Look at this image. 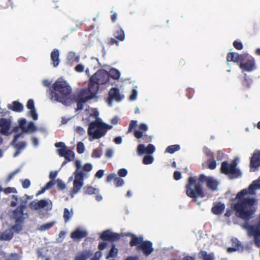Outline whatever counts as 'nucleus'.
<instances>
[{
    "mask_svg": "<svg viewBox=\"0 0 260 260\" xmlns=\"http://www.w3.org/2000/svg\"><path fill=\"white\" fill-rule=\"evenodd\" d=\"M248 193L246 189H244L239 192L235 198L238 199L236 204L232 206V209H227L224 214L226 217H230L232 213V210L235 211L236 215L243 219L248 220L252 218L254 212L253 205L255 200L253 198H245L244 196Z\"/></svg>",
    "mask_w": 260,
    "mask_h": 260,
    "instance_id": "nucleus-1",
    "label": "nucleus"
},
{
    "mask_svg": "<svg viewBox=\"0 0 260 260\" xmlns=\"http://www.w3.org/2000/svg\"><path fill=\"white\" fill-rule=\"evenodd\" d=\"M52 88L49 90L50 99L67 104L72 91L68 83L63 80H57L53 83Z\"/></svg>",
    "mask_w": 260,
    "mask_h": 260,
    "instance_id": "nucleus-2",
    "label": "nucleus"
},
{
    "mask_svg": "<svg viewBox=\"0 0 260 260\" xmlns=\"http://www.w3.org/2000/svg\"><path fill=\"white\" fill-rule=\"evenodd\" d=\"M185 188L186 195L194 201L199 197L203 198L205 197L201 184L197 181L195 177L190 176L188 178Z\"/></svg>",
    "mask_w": 260,
    "mask_h": 260,
    "instance_id": "nucleus-3",
    "label": "nucleus"
},
{
    "mask_svg": "<svg viewBox=\"0 0 260 260\" xmlns=\"http://www.w3.org/2000/svg\"><path fill=\"white\" fill-rule=\"evenodd\" d=\"M111 128L112 126L103 123L99 120H96L89 124L88 134L93 139H99L106 134L107 129Z\"/></svg>",
    "mask_w": 260,
    "mask_h": 260,
    "instance_id": "nucleus-4",
    "label": "nucleus"
},
{
    "mask_svg": "<svg viewBox=\"0 0 260 260\" xmlns=\"http://www.w3.org/2000/svg\"><path fill=\"white\" fill-rule=\"evenodd\" d=\"M76 170L74 173L75 176L73 181V187L71 190L72 194L77 193L84 185V178L85 174L81 170V164L79 160L75 161Z\"/></svg>",
    "mask_w": 260,
    "mask_h": 260,
    "instance_id": "nucleus-5",
    "label": "nucleus"
},
{
    "mask_svg": "<svg viewBox=\"0 0 260 260\" xmlns=\"http://www.w3.org/2000/svg\"><path fill=\"white\" fill-rule=\"evenodd\" d=\"M237 159H234L231 164L223 161L221 164L220 171L225 175H232L233 178H238L242 174L240 170L237 168Z\"/></svg>",
    "mask_w": 260,
    "mask_h": 260,
    "instance_id": "nucleus-6",
    "label": "nucleus"
},
{
    "mask_svg": "<svg viewBox=\"0 0 260 260\" xmlns=\"http://www.w3.org/2000/svg\"><path fill=\"white\" fill-rule=\"evenodd\" d=\"M239 66L242 70L247 72H251L255 68L254 59L248 54H245L243 60Z\"/></svg>",
    "mask_w": 260,
    "mask_h": 260,
    "instance_id": "nucleus-7",
    "label": "nucleus"
},
{
    "mask_svg": "<svg viewBox=\"0 0 260 260\" xmlns=\"http://www.w3.org/2000/svg\"><path fill=\"white\" fill-rule=\"evenodd\" d=\"M123 236V234H118L113 233L109 230L103 231L101 235L100 239L103 241H107L110 242L116 241L118 240L121 237Z\"/></svg>",
    "mask_w": 260,
    "mask_h": 260,
    "instance_id": "nucleus-8",
    "label": "nucleus"
},
{
    "mask_svg": "<svg viewBox=\"0 0 260 260\" xmlns=\"http://www.w3.org/2000/svg\"><path fill=\"white\" fill-rule=\"evenodd\" d=\"M92 77L99 85H103L109 82V75L105 70H101L97 71Z\"/></svg>",
    "mask_w": 260,
    "mask_h": 260,
    "instance_id": "nucleus-9",
    "label": "nucleus"
},
{
    "mask_svg": "<svg viewBox=\"0 0 260 260\" xmlns=\"http://www.w3.org/2000/svg\"><path fill=\"white\" fill-rule=\"evenodd\" d=\"M22 136L21 134H18L14 136V139L12 141L11 145L14 147L16 151L14 154V156H17L21 152V151L24 149L26 146V143L25 142H21L17 143L18 139Z\"/></svg>",
    "mask_w": 260,
    "mask_h": 260,
    "instance_id": "nucleus-10",
    "label": "nucleus"
},
{
    "mask_svg": "<svg viewBox=\"0 0 260 260\" xmlns=\"http://www.w3.org/2000/svg\"><path fill=\"white\" fill-rule=\"evenodd\" d=\"M86 92L85 89H82L78 96L76 98L75 101L77 103V110H81L83 109V104L89 100L92 99V96H84Z\"/></svg>",
    "mask_w": 260,
    "mask_h": 260,
    "instance_id": "nucleus-11",
    "label": "nucleus"
},
{
    "mask_svg": "<svg viewBox=\"0 0 260 260\" xmlns=\"http://www.w3.org/2000/svg\"><path fill=\"white\" fill-rule=\"evenodd\" d=\"M19 127L21 129L22 132L27 133L28 132H34L37 130V128L32 121L28 122L27 126H26V120L25 118H22L18 121Z\"/></svg>",
    "mask_w": 260,
    "mask_h": 260,
    "instance_id": "nucleus-12",
    "label": "nucleus"
},
{
    "mask_svg": "<svg viewBox=\"0 0 260 260\" xmlns=\"http://www.w3.org/2000/svg\"><path fill=\"white\" fill-rule=\"evenodd\" d=\"M154 250L152 243L150 241H144L137 248V251H142L146 256L149 255Z\"/></svg>",
    "mask_w": 260,
    "mask_h": 260,
    "instance_id": "nucleus-13",
    "label": "nucleus"
},
{
    "mask_svg": "<svg viewBox=\"0 0 260 260\" xmlns=\"http://www.w3.org/2000/svg\"><path fill=\"white\" fill-rule=\"evenodd\" d=\"M99 83L91 76L88 84V91L90 93L88 96H92V99L95 98L99 90Z\"/></svg>",
    "mask_w": 260,
    "mask_h": 260,
    "instance_id": "nucleus-14",
    "label": "nucleus"
},
{
    "mask_svg": "<svg viewBox=\"0 0 260 260\" xmlns=\"http://www.w3.org/2000/svg\"><path fill=\"white\" fill-rule=\"evenodd\" d=\"M11 125V120L10 119L2 118L0 119V133L5 136H9V132Z\"/></svg>",
    "mask_w": 260,
    "mask_h": 260,
    "instance_id": "nucleus-15",
    "label": "nucleus"
},
{
    "mask_svg": "<svg viewBox=\"0 0 260 260\" xmlns=\"http://www.w3.org/2000/svg\"><path fill=\"white\" fill-rule=\"evenodd\" d=\"M125 235L131 238V240L129 242V245L131 247L136 246L137 250L139 245H140L144 241L142 237H137L136 235L131 233H127Z\"/></svg>",
    "mask_w": 260,
    "mask_h": 260,
    "instance_id": "nucleus-16",
    "label": "nucleus"
},
{
    "mask_svg": "<svg viewBox=\"0 0 260 260\" xmlns=\"http://www.w3.org/2000/svg\"><path fill=\"white\" fill-rule=\"evenodd\" d=\"M57 152L60 156L64 157L67 161H71L75 158V154L70 149H57Z\"/></svg>",
    "mask_w": 260,
    "mask_h": 260,
    "instance_id": "nucleus-17",
    "label": "nucleus"
},
{
    "mask_svg": "<svg viewBox=\"0 0 260 260\" xmlns=\"http://www.w3.org/2000/svg\"><path fill=\"white\" fill-rule=\"evenodd\" d=\"M245 55V54H239L235 52H229L227 54L226 61L227 62L234 61L240 64L243 60Z\"/></svg>",
    "mask_w": 260,
    "mask_h": 260,
    "instance_id": "nucleus-18",
    "label": "nucleus"
},
{
    "mask_svg": "<svg viewBox=\"0 0 260 260\" xmlns=\"http://www.w3.org/2000/svg\"><path fill=\"white\" fill-rule=\"evenodd\" d=\"M48 205V202L45 200H41L38 202L31 201L29 204V207L31 210H38L41 208H45Z\"/></svg>",
    "mask_w": 260,
    "mask_h": 260,
    "instance_id": "nucleus-19",
    "label": "nucleus"
},
{
    "mask_svg": "<svg viewBox=\"0 0 260 260\" xmlns=\"http://www.w3.org/2000/svg\"><path fill=\"white\" fill-rule=\"evenodd\" d=\"M122 99L119 92V89L117 88H112L109 93L108 100L110 102L112 100H115L117 102L120 101Z\"/></svg>",
    "mask_w": 260,
    "mask_h": 260,
    "instance_id": "nucleus-20",
    "label": "nucleus"
},
{
    "mask_svg": "<svg viewBox=\"0 0 260 260\" xmlns=\"http://www.w3.org/2000/svg\"><path fill=\"white\" fill-rule=\"evenodd\" d=\"M250 166L251 170L256 169L260 166V151L254 153L251 158Z\"/></svg>",
    "mask_w": 260,
    "mask_h": 260,
    "instance_id": "nucleus-21",
    "label": "nucleus"
},
{
    "mask_svg": "<svg viewBox=\"0 0 260 260\" xmlns=\"http://www.w3.org/2000/svg\"><path fill=\"white\" fill-rule=\"evenodd\" d=\"M59 52L57 49H54L50 54L51 64L54 68H56L60 62Z\"/></svg>",
    "mask_w": 260,
    "mask_h": 260,
    "instance_id": "nucleus-22",
    "label": "nucleus"
},
{
    "mask_svg": "<svg viewBox=\"0 0 260 260\" xmlns=\"http://www.w3.org/2000/svg\"><path fill=\"white\" fill-rule=\"evenodd\" d=\"M87 235V232L86 231H82L79 229H77L72 232L71 237L74 240L81 239L86 237Z\"/></svg>",
    "mask_w": 260,
    "mask_h": 260,
    "instance_id": "nucleus-23",
    "label": "nucleus"
},
{
    "mask_svg": "<svg viewBox=\"0 0 260 260\" xmlns=\"http://www.w3.org/2000/svg\"><path fill=\"white\" fill-rule=\"evenodd\" d=\"M8 108L15 112H21L23 110V105L18 101H14L11 104L8 105Z\"/></svg>",
    "mask_w": 260,
    "mask_h": 260,
    "instance_id": "nucleus-24",
    "label": "nucleus"
},
{
    "mask_svg": "<svg viewBox=\"0 0 260 260\" xmlns=\"http://www.w3.org/2000/svg\"><path fill=\"white\" fill-rule=\"evenodd\" d=\"M113 35L119 41H123L125 39L124 30L118 24L116 26V29L113 32Z\"/></svg>",
    "mask_w": 260,
    "mask_h": 260,
    "instance_id": "nucleus-25",
    "label": "nucleus"
},
{
    "mask_svg": "<svg viewBox=\"0 0 260 260\" xmlns=\"http://www.w3.org/2000/svg\"><path fill=\"white\" fill-rule=\"evenodd\" d=\"M224 209V204L221 202H218L214 205L211 209V211L215 215H220L222 213Z\"/></svg>",
    "mask_w": 260,
    "mask_h": 260,
    "instance_id": "nucleus-26",
    "label": "nucleus"
},
{
    "mask_svg": "<svg viewBox=\"0 0 260 260\" xmlns=\"http://www.w3.org/2000/svg\"><path fill=\"white\" fill-rule=\"evenodd\" d=\"M232 245V247H228L227 249V251L228 252H235L238 249H239L241 247V243L236 238H232L231 240Z\"/></svg>",
    "mask_w": 260,
    "mask_h": 260,
    "instance_id": "nucleus-27",
    "label": "nucleus"
},
{
    "mask_svg": "<svg viewBox=\"0 0 260 260\" xmlns=\"http://www.w3.org/2000/svg\"><path fill=\"white\" fill-rule=\"evenodd\" d=\"M199 257L202 260H214V254L213 253H208L204 250H201L199 252Z\"/></svg>",
    "mask_w": 260,
    "mask_h": 260,
    "instance_id": "nucleus-28",
    "label": "nucleus"
},
{
    "mask_svg": "<svg viewBox=\"0 0 260 260\" xmlns=\"http://www.w3.org/2000/svg\"><path fill=\"white\" fill-rule=\"evenodd\" d=\"M134 136L137 139L142 138L143 140L145 142H149L151 141L152 138L150 136H148L145 134H142V132L140 131H134Z\"/></svg>",
    "mask_w": 260,
    "mask_h": 260,
    "instance_id": "nucleus-29",
    "label": "nucleus"
},
{
    "mask_svg": "<svg viewBox=\"0 0 260 260\" xmlns=\"http://www.w3.org/2000/svg\"><path fill=\"white\" fill-rule=\"evenodd\" d=\"M13 233L11 230H7L1 233L0 239L3 241H9L13 238Z\"/></svg>",
    "mask_w": 260,
    "mask_h": 260,
    "instance_id": "nucleus-30",
    "label": "nucleus"
},
{
    "mask_svg": "<svg viewBox=\"0 0 260 260\" xmlns=\"http://www.w3.org/2000/svg\"><path fill=\"white\" fill-rule=\"evenodd\" d=\"M26 202H24V204H25ZM25 208V205H20L13 212V215L16 218L17 220L22 217L23 215V210Z\"/></svg>",
    "mask_w": 260,
    "mask_h": 260,
    "instance_id": "nucleus-31",
    "label": "nucleus"
},
{
    "mask_svg": "<svg viewBox=\"0 0 260 260\" xmlns=\"http://www.w3.org/2000/svg\"><path fill=\"white\" fill-rule=\"evenodd\" d=\"M67 59L72 63H78L80 61V56L73 51L69 52L67 55Z\"/></svg>",
    "mask_w": 260,
    "mask_h": 260,
    "instance_id": "nucleus-32",
    "label": "nucleus"
},
{
    "mask_svg": "<svg viewBox=\"0 0 260 260\" xmlns=\"http://www.w3.org/2000/svg\"><path fill=\"white\" fill-rule=\"evenodd\" d=\"M206 185L208 188L211 189L212 190H215L217 188L218 182L213 178L210 177L207 180Z\"/></svg>",
    "mask_w": 260,
    "mask_h": 260,
    "instance_id": "nucleus-33",
    "label": "nucleus"
},
{
    "mask_svg": "<svg viewBox=\"0 0 260 260\" xmlns=\"http://www.w3.org/2000/svg\"><path fill=\"white\" fill-rule=\"evenodd\" d=\"M84 193L87 194H97L99 192V190L97 188H94L91 186H86L84 188Z\"/></svg>",
    "mask_w": 260,
    "mask_h": 260,
    "instance_id": "nucleus-34",
    "label": "nucleus"
},
{
    "mask_svg": "<svg viewBox=\"0 0 260 260\" xmlns=\"http://www.w3.org/2000/svg\"><path fill=\"white\" fill-rule=\"evenodd\" d=\"M109 77H111L112 79L117 80L120 78V73L119 71L116 69H111L108 72Z\"/></svg>",
    "mask_w": 260,
    "mask_h": 260,
    "instance_id": "nucleus-35",
    "label": "nucleus"
},
{
    "mask_svg": "<svg viewBox=\"0 0 260 260\" xmlns=\"http://www.w3.org/2000/svg\"><path fill=\"white\" fill-rule=\"evenodd\" d=\"M118 252V249L116 248L115 245L112 244V247L110 250L108 254L106 257V258L115 257L117 255Z\"/></svg>",
    "mask_w": 260,
    "mask_h": 260,
    "instance_id": "nucleus-36",
    "label": "nucleus"
},
{
    "mask_svg": "<svg viewBox=\"0 0 260 260\" xmlns=\"http://www.w3.org/2000/svg\"><path fill=\"white\" fill-rule=\"evenodd\" d=\"M180 149V146L179 145H170L167 147L166 152L172 154Z\"/></svg>",
    "mask_w": 260,
    "mask_h": 260,
    "instance_id": "nucleus-37",
    "label": "nucleus"
},
{
    "mask_svg": "<svg viewBox=\"0 0 260 260\" xmlns=\"http://www.w3.org/2000/svg\"><path fill=\"white\" fill-rule=\"evenodd\" d=\"M208 168L210 170H214L216 168L217 164L216 161L213 158H209L206 161Z\"/></svg>",
    "mask_w": 260,
    "mask_h": 260,
    "instance_id": "nucleus-38",
    "label": "nucleus"
},
{
    "mask_svg": "<svg viewBox=\"0 0 260 260\" xmlns=\"http://www.w3.org/2000/svg\"><path fill=\"white\" fill-rule=\"evenodd\" d=\"M73 212L72 213H70L69 210L68 208H64L63 216L65 222H67L70 219L73 215Z\"/></svg>",
    "mask_w": 260,
    "mask_h": 260,
    "instance_id": "nucleus-39",
    "label": "nucleus"
},
{
    "mask_svg": "<svg viewBox=\"0 0 260 260\" xmlns=\"http://www.w3.org/2000/svg\"><path fill=\"white\" fill-rule=\"evenodd\" d=\"M54 223H55V222L52 221V222L43 224L40 226V229L41 231H46V230H49L54 225Z\"/></svg>",
    "mask_w": 260,
    "mask_h": 260,
    "instance_id": "nucleus-40",
    "label": "nucleus"
},
{
    "mask_svg": "<svg viewBox=\"0 0 260 260\" xmlns=\"http://www.w3.org/2000/svg\"><path fill=\"white\" fill-rule=\"evenodd\" d=\"M259 188L260 184L256 180H255L249 185L248 189L250 191H253L255 189H258Z\"/></svg>",
    "mask_w": 260,
    "mask_h": 260,
    "instance_id": "nucleus-41",
    "label": "nucleus"
},
{
    "mask_svg": "<svg viewBox=\"0 0 260 260\" xmlns=\"http://www.w3.org/2000/svg\"><path fill=\"white\" fill-rule=\"evenodd\" d=\"M260 234L259 231H256L254 233V241L255 245L259 247H260Z\"/></svg>",
    "mask_w": 260,
    "mask_h": 260,
    "instance_id": "nucleus-42",
    "label": "nucleus"
},
{
    "mask_svg": "<svg viewBox=\"0 0 260 260\" xmlns=\"http://www.w3.org/2000/svg\"><path fill=\"white\" fill-rule=\"evenodd\" d=\"M153 160V158L151 155H146L144 157L143 159V163L145 165L151 164Z\"/></svg>",
    "mask_w": 260,
    "mask_h": 260,
    "instance_id": "nucleus-43",
    "label": "nucleus"
},
{
    "mask_svg": "<svg viewBox=\"0 0 260 260\" xmlns=\"http://www.w3.org/2000/svg\"><path fill=\"white\" fill-rule=\"evenodd\" d=\"M85 150V147L84 144L80 142L77 144V151L79 154H82L84 152Z\"/></svg>",
    "mask_w": 260,
    "mask_h": 260,
    "instance_id": "nucleus-44",
    "label": "nucleus"
},
{
    "mask_svg": "<svg viewBox=\"0 0 260 260\" xmlns=\"http://www.w3.org/2000/svg\"><path fill=\"white\" fill-rule=\"evenodd\" d=\"M155 150L154 146L151 144H149L147 147H146V153L151 154L154 152Z\"/></svg>",
    "mask_w": 260,
    "mask_h": 260,
    "instance_id": "nucleus-45",
    "label": "nucleus"
},
{
    "mask_svg": "<svg viewBox=\"0 0 260 260\" xmlns=\"http://www.w3.org/2000/svg\"><path fill=\"white\" fill-rule=\"evenodd\" d=\"M102 154V151L101 150L95 149L92 151L91 156L93 158H100Z\"/></svg>",
    "mask_w": 260,
    "mask_h": 260,
    "instance_id": "nucleus-46",
    "label": "nucleus"
},
{
    "mask_svg": "<svg viewBox=\"0 0 260 260\" xmlns=\"http://www.w3.org/2000/svg\"><path fill=\"white\" fill-rule=\"evenodd\" d=\"M57 187L60 190H64L66 188V184L60 179L56 180Z\"/></svg>",
    "mask_w": 260,
    "mask_h": 260,
    "instance_id": "nucleus-47",
    "label": "nucleus"
},
{
    "mask_svg": "<svg viewBox=\"0 0 260 260\" xmlns=\"http://www.w3.org/2000/svg\"><path fill=\"white\" fill-rule=\"evenodd\" d=\"M139 130H136L135 131H141L142 134H144L145 132L148 131V127L147 124L145 123H141L139 125Z\"/></svg>",
    "mask_w": 260,
    "mask_h": 260,
    "instance_id": "nucleus-48",
    "label": "nucleus"
},
{
    "mask_svg": "<svg viewBox=\"0 0 260 260\" xmlns=\"http://www.w3.org/2000/svg\"><path fill=\"white\" fill-rule=\"evenodd\" d=\"M137 124V121L136 120H131L129 124L127 133H131L133 128L136 127Z\"/></svg>",
    "mask_w": 260,
    "mask_h": 260,
    "instance_id": "nucleus-49",
    "label": "nucleus"
},
{
    "mask_svg": "<svg viewBox=\"0 0 260 260\" xmlns=\"http://www.w3.org/2000/svg\"><path fill=\"white\" fill-rule=\"evenodd\" d=\"M20 170L19 169H18L16 170H15L14 171L12 172V173H11L7 177V179H6V182H9L13 178V177H14V176L17 174L18 173H19L20 172Z\"/></svg>",
    "mask_w": 260,
    "mask_h": 260,
    "instance_id": "nucleus-50",
    "label": "nucleus"
},
{
    "mask_svg": "<svg viewBox=\"0 0 260 260\" xmlns=\"http://www.w3.org/2000/svg\"><path fill=\"white\" fill-rule=\"evenodd\" d=\"M114 183H115L116 187L121 186L124 184V180L122 178L117 177L115 178Z\"/></svg>",
    "mask_w": 260,
    "mask_h": 260,
    "instance_id": "nucleus-51",
    "label": "nucleus"
},
{
    "mask_svg": "<svg viewBox=\"0 0 260 260\" xmlns=\"http://www.w3.org/2000/svg\"><path fill=\"white\" fill-rule=\"evenodd\" d=\"M119 41L118 40H116L113 38H110L108 39L107 44L108 45L112 46L114 44H116L117 46L119 45Z\"/></svg>",
    "mask_w": 260,
    "mask_h": 260,
    "instance_id": "nucleus-52",
    "label": "nucleus"
},
{
    "mask_svg": "<svg viewBox=\"0 0 260 260\" xmlns=\"http://www.w3.org/2000/svg\"><path fill=\"white\" fill-rule=\"evenodd\" d=\"M137 151L139 154L146 153V147L143 144H139L137 148Z\"/></svg>",
    "mask_w": 260,
    "mask_h": 260,
    "instance_id": "nucleus-53",
    "label": "nucleus"
},
{
    "mask_svg": "<svg viewBox=\"0 0 260 260\" xmlns=\"http://www.w3.org/2000/svg\"><path fill=\"white\" fill-rule=\"evenodd\" d=\"M80 255L87 259L92 256V253L90 250H86L83 252Z\"/></svg>",
    "mask_w": 260,
    "mask_h": 260,
    "instance_id": "nucleus-54",
    "label": "nucleus"
},
{
    "mask_svg": "<svg viewBox=\"0 0 260 260\" xmlns=\"http://www.w3.org/2000/svg\"><path fill=\"white\" fill-rule=\"evenodd\" d=\"M234 47L237 50H242L243 48V45L241 42L235 41L233 43Z\"/></svg>",
    "mask_w": 260,
    "mask_h": 260,
    "instance_id": "nucleus-55",
    "label": "nucleus"
},
{
    "mask_svg": "<svg viewBox=\"0 0 260 260\" xmlns=\"http://www.w3.org/2000/svg\"><path fill=\"white\" fill-rule=\"evenodd\" d=\"M92 169V165L89 163H87V164H85L83 166L82 171H83V172L85 171V172H90Z\"/></svg>",
    "mask_w": 260,
    "mask_h": 260,
    "instance_id": "nucleus-56",
    "label": "nucleus"
},
{
    "mask_svg": "<svg viewBox=\"0 0 260 260\" xmlns=\"http://www.w3.org/2000/svg\"><path fill=\"white\" fill-rule=\"evenodd\" d=\"M29 114L33 119V120H36L38 119V116L37 113H36L35 109L30 110V111L29 112Z\"/></svg>",
    "mask_w": 260,
    "mask_h": 260,
    "instance_id": "nucleus-57",
    "label": "nucleus"
},
{
    "mask_svg": "<svg viewBox=\"0 0 260 260\" xmlns=\"http://www.w3.org/2000/svg\"><path fill=\"white\" fill-rule=\"evenodd\" d=\"M204 153L207 156L210 158L214 157V155L212 152L208 148H205L204 149Z\"/></svg>",
    "mask_w": 260,
    "mask_h": 260,
    "instance_id": "nucleus-58",
    "label": "nucleus"
},
{
    "mask_svg": "<svg viewBox=\"0 0 260 260\" xmlns=\"http://www.w3.org/2000/svg\"><path fill=\"white\" fill-rule=\"evenodd\" d=\"M4 191L6 193H17V190L15 187H10L5 188L4 189Z\"/></svg>",
    "mask_w": 260,
    "mask_h": 260,
    "instance_id": "nucleus-59",
    "label": "nucleus"
},
{
    "mask_svg": "<svg viewBox=\"0 0 260 260\" xmlns=\"http://www.w3.org/2000/svg\"><path fill=\"white\" fill-rule=\"evenodd\" d=\"M11 229L16 233H19V232L22 230V226L19 224H16L13 225Z\"/></svg>",
    "mask_w": 260,
    "mask_h": 260,
    "instance_id": "nucleus-60",
    "label": "nucleus"
},
{
    "mask_svg": "<svg viewBox=\"0 0 260 260\" xmlns=\"http://www.w3.org/2000/svg\"><path fill=\"white\" fill-rule=\"evenodd\" d=\"M116 177H117V176L116 174H114L113 173L110 174L107 177L106 181L108 182H110L112 181V180H113L114 181L115 180V178Z\"/></svg>",
    "mask_w": 260,
    "mask_h": 260,
    "instance_id": "nucleus-61",
    "label": "nucleus"
},
{
    "mask_svg": "<svg viewBox=\"0 0 260 260\" xmlns=\"http://www.w3.org/2000/svg\"><path fill=\"white\" fill-rule=\"evenodd\" d=\"M210 178V177H207L204 174H202L200 175L199 177V181L200 182H206L207 183V180Z\"/></svg>",
    "mask_w": 260,
    "mask_h": 260,
    "instance_id": "nucleus-62",
    "label": "nucleus"
},
{
    "mask_svg": "<svg viewBox=\"0 0 260 260\" xmlns=\"http://www.w3.org/2000/svg\"><path fill=\"white\" fill-rule=\"evenodd\" d=\"M75 70L77 72L82 73L84 70V66L82 64H78L75 67Z\"/></svg>",
    "mask_w": 260,
    "mask_h": 260,
    "instance_id": "nucleus-63",
    "label": "nucleus"
},
{
    "mask_svg": "<svg viewBox=\"0 0 260 260\" xmlns=\"http://www.w3.org/2000/svg\"><path fill=\"white\" fill-rule=\"evenodd\" d=\"M102 255V252L100 251H98L95 253L91 260H100Z\"/></svg>",
    "mask_w": 260,
    "mask_h": 260,
    "instance_id": "nucleus-64",
    "label": "nucleus"
}]
</instances>
